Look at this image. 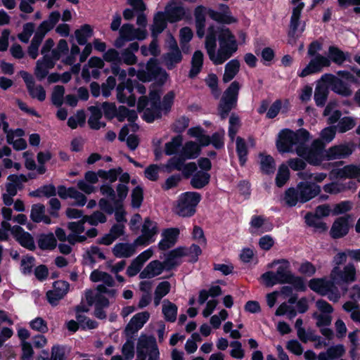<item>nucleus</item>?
Segmentation results:
<instances>
[{
	"label": "nucleus",
	"mask_w": 360,
	"mask_h": 360,
	"mask_svg": "<svg viewBox=\"0 0 360 360\" xmlns=\"http://www.w3.org/2000/svg\"><path fill=\"white\" fill-rule=\"evenodd\" d=\"M205 47L210 60L221 65L238 50V42L231 31L224 26L211 25L205 37Z\"/></svg>",
	"instance_id": "obj_1"
},
{
	"label": "nucleus",
	"mask_w": 360,
	"mask_h": 360,
	"mask_svg": "<svg viewBox=\"0 0 360 360\" xmlns=\"http://www.w3.org/2000/svg\"><path fill=\"white\" fill-rule=\"evenodd\" d=\"M309 138V133L304 129L296 132L285 129L279 133L276 146L280 153L296 152L297 155H302L303 146L306 145Z\"/></svg>",
	"instance_id": "obj_2"
},
{
	"label": "nucleus",
	"mask_w": 360,
	"mask_h": 360,
	"mask_svg": "<svg viewBox=\"0 0 360 360\" xmlns=\"http://www.w3.org/2000/svg\"><path fill=\"white\" fill-rule=\"evenodd\" d=\"M160 94L158 91H151L149 95V103L150 108H147L143 112V117L148 122H153L160 116V110H169L174 98V94L172 91L167 93L163 98L162 103L160 102Z\"/></svg>",
	"instance_id": "obj_3"
},
{
	"label": "nucleus",
	"mask_w": 360,
	"mask_h": 360,
	"mask_svg": "<svg viewBox=\"0 0 360 360\" xmlns=\"http://www.w3.org/2000/svg\"><path fill=\"white\" fill-rule=\"evenodd\" d=\"M201 195L196 192L182 193L176 201L174 212L178 215L191 217L195 212V207L200 201Z\"/></svg>",
	"instance_id": "obj_4"
},
{
	"label": "nucleus",
	"mask_w": 360,
	"mask_h": 360,
	"mask_svg": "<svg viewBox=\"0 0 360 360\" xmlns=\"http://www.w3.org/2000/svg\"><path fill=\"white\" fill-rule=\"evenodd\" d=\"M309 286L313 291L326 295L333 302H338L340 298V292L330 278H313L310 280Z\"/></svg>",
	"instance_id": "obj_5"
},
{
	"label": "nucleus",
	"mask_w": 360,
	"mask_h": 360,
	"mask_svg": "<svg viewBox=\"0 0 360 360\" xmlns=\"http://www.w3.org/2000/svg\"><path fill=\"white\" fill-rule=\"evenodd\" d=\"M277 264H278V266L275 273L281 283H295L298 289L301 290L305 289L302 280L298 277H295L290 271V264L287 260H275L269 264L267 266L269 269H272Z\"/></svg>",
	"instance_id": "obj_6"
},
{
	"label": "nucleus",
	"mask_w": 360,
	"mask_h": 360,
	"mask_svg": "<svg viewBox=\"0 0 360 360\" xmlns=\"http://www.w3.org/2000/svg\"><path fill=\"white\" fill-rule=\"evenodd\" d=\"M240 89V83L234 81L224 92L219 106L221 118L224 119L231 109L236 107Z\"/></svg>",
	"instance_id": "obj_7"
},
{
	"label": "nucleus",
	"mask_w": 360,
	"mask_h": 360,
	"mask_svg": "<svg viewBox=\"0 0 360 360\" xmlns=\"http://www.w3.org/2000/svg\"><path fill=\"white\" fill-rule=\"evenodd\" d=\"M330 278L335 285L349 284L356 280V269L352 263L343 267L334 266L330 273Z\"/></svg>",
	"instance_id": "obj_8"
},
{
	"label": "nucleus",
	"mask_w": 360,
	"mask_h": 360,
	"mask_svg": "<svg viewBox=\"0 0 360 360\" xmlns=\"http://www.w3.org/2000/svg\"><path fill=\"white\" fill-rule=\"evenodd\" d=\"M325 144L320 140L313 141L310 148L303 146L302 155H298L303 158L310 165L317 166L326 160Z\"/></svg>",
	"instance_id": "obj_9"
},
{
	"label": "nucleus",
	"mask_w": 360,
	"mask_h": 360,
	"mask_svg": "<svg viewBox=\"0 0 360 360\" xmlns=\"http://www.w3.org/2000/svg\"><path fill=\"white\" fill-rule=\"evenodd\" d=\"M159 229L155 221L146 218L141 228V235L136 239V243L142 246L148 245L155 240Z\"/></svg>",
	"instance_id": "obj_10"
},
{
	"label": "nucleus",
	"mask_w": 360,
	"mask_h": 360,
	"mask_svg": "<svg viewBox=\"0 0 360 360\" xmlns=\"http://www.w3.org/2000/svg\"><path fill=\"white\" fill-rule=\"evenodd\" d=\"M120 39L116 41L115 46L117 47H121L122 46V41H132L134 39L142 40L144 39L147 36V32L146 29L138 28L136 29L132 25L124 24L122 26L120 30Z\"/></svg>",
	"instance_id": "obj_11"
},
{
	"label": "nucleus",
	"mask_w": 360,
	"mask_h": 360,
	"mask_svg": "<svg viewBox=\"0 0 360 360\" xmlns=\"http://www.w3.org/2000/svg\"><path fill=\"white\" fill-rule=\"evenodd\" d=\"M321 81L329 84L331 90L339 95L347 97L352 94L349 85L332 74L322 75Z\"/></svg>",
	"instance_id": "obj_12"
},
{
	"label": "nucleus",
	"mask_w": 360,
	"mask_h": 360,
	"mask_svg": "<svg viewBox=\"0 0 360 360\" xmlns=\"http://www.w3.org/2000/svg\"><path fill=\"white\" fill-rule=\"evenodd\" d=\"M330 60L324 56L317 54L312 58L309 64L298 73L300 77H305L308 75L320 72L325 67L330 65Z\"/></svg>",
	"instance_id": "obj_13"
},
{
	"label": "nucleus",
	"mask_w": 360,
	"mask_h": 360,
	"mask_svg": "<svg viewBox=\"0 0 360 360\" xmlns=\"http://www.w3.org/2000/svg\"><path fill=\"white\" fill-rule=\"evenodd\" d=\"M84 218L82 217L78 221L69 222L68 224V229L70 230V233L68 235V241L71 245H75L77 243H82L86 240V235H84L85 228Z\"/></svg>",
	"instance_id": "obj_14"
},
{
	"label": "nucleus",
	"mask_w": 360,
	"mask_h": 360,
	"mask_svg": "<svg viewBox=\"0 0 360 360\" xmlns=\"http://www.w3.org/2000/svg\"><path fill=\"white\" fill-rule=\"evenodd\" d=\"M158 75L166 78L167 73L162 70L157 64L156 60L150 59L146 65V70H139L137 72V77L142 82H149L156 78Z\"/></svg>",
	"instance_id": "obj_15"
},
{
	"label": "nucleus",
	"mask_w": 360,
	"mask_h": 360,
	"mask_svg": "<svg viewBox=\"0 0 360 360\" xmlns=\"http://www.w3.org/2000/svg\"><path fill=\"white\" fill-rule=\"evenodd\" d=\"M70 284L65 281H57L53 283V290L46 293L49 302L52 305H56L59 300L63 299L68 292Z\"/></svg>",
	"instance_id": "obj_16"
},
{
	"label": "nucleus",
	"mask_w": 360,
	"mask_h": 360,
	"mask_svg": "<svg viewBox=\"0 0 360 360\" xmlns=\"http://www.w3.org/2000/svg\"><path fill=\"white\" fill-rule=\"evenodd\" d=\"M163 13L169 22H176L182 20L186 13V9L178 0H170L166 5Z\"/></svg>",
	"instance_id": "obj_17"
},
{
	"label": "nucleus",
	"mask_w": 360,
	"mask_h": 360,
	"mask_svg": "<svg viewBox=\"0 0 360 360\" xmlns=\"http://www.w3.org/2000/svg\"><path fill=\"white\" fill-rule=\"evenodd\" d=\"M354 150V145L350 143L335 145L326 150L327 160L343 159L349 156Z\"/></svg>",
	"instance_id": "obj_18"
},
{
	"label": "nucleus",
	"mask_w": 360,
	"mask_h": 360,
	"mask_svg": "<svg viewBox=\"0 0 360 360\" xmlns=\"http://www.w3.org/2000/svg\"><path fill=\"white\" fill-rule=\"evenodd\" d=\"M300 195V202L304 203L318 195L321 189L315 184L301 182L297 186Z\"/></svg>",
	"instance_id": "obj_19"
},
{
	"label": "nucleus",
	"mask_w": 360,
	"mask_h": 360,
	"mask_svg": "<svg viewBox=\"0 0 360 360\" xmlns=\"http://www.w3.org/2000/svg\"><path fill=\"white\" fill-rule=\"evenodd\" d=\"M150 313L148 311H141L136 314L131 319L125 328V333L127 335H131L139 330L150 318Z\"/></svg>",
	"instance_id": "obj_20"
},
{
	"label": "nucleus",
	"mask_w": 360,
	"mask_h": 360,
	"mask_svg": "<svg viewBox=\"0 0 360 360\" xmlns=\"http://www.w3.org/2000/svg\"><path fill=\"white\" fill-rule=\"evenodd\" d=\"M133 86L131 81L128 79L125 83H120L117 87V96L120 103H127L129 106H134L136 103L135 97L131 94Z\"/></svg>",
	"instance_id": "obj_21"
},
{
	"label": "nucleus",
	"mask_w": 360,
	"mask_h": 360,
	"mask_svg": "<svg viewBox=\"0 0 360 360\" xmlns=\"http://www.w3.org/2000/svg\"><path fill=\"white\" fill-rule=\"evenodd\" d=\"M292 15L290 22V35H294L298 30L300 25V18L301 12L304 7V3L302 0H291Z\"/></svg>",
	"instance_id": "obj_22"
},
{
	"label": "nucleus",
	"mask_w": 360,
	"mask_h": 360,
	"mask_svg": "<svg viewBox=\"0 0 360 360\" xmlns=\"http://www.w3.org/2000/svg\"><path fill=\"white\" fill-rule=\"evenodd\" d=\"M332 314H322L314 312L312 317L316 320V325L317 327L321 328V334L330 340L333 337V332L331 329L327 328L330 326L332 321Z\"/></svg>",
	"instance_id": "obj_23"
},
{
	"label": "nucleus",
	"mask_w": 360,
	"mask_h": 360,
	"mask_svg": "<svg viewBox=\"0 0 360 360\" xmlns=\"http://www.w3.org/2000/svg\"><path fill=\"white\" fill-rule=\"evenodd\" d=\"M153 255V250L152 248H148L139 255L127 268V274L128 276H134L136 275L141 271L143 264Z\"/></svg>",
	"instance_id": "obj_24"
},
{
	"label": "nucleus",
	"mask_w": 360,
	"mask_h": 360,
	"mask_svg": "<svg viewBox=\"0 0 360 360\" xmlns=\"http://www.w3.org/2000/svg\"><path fill=\"white\" fill-rule=\"evenodd\" d=\"M352 219L350 215L338 218L330 229V235L334 238L345 236L349 231V221Z\"/></svg>",
	"instance_id": "obj_25"
},
{
	"label": "nucleus",
	"mask_w": 360,
	"mask_h": 360,
	"mask_svg": "<svg viewBox=\"0 0 360 360\" xmlns=\"http://www.w3.org/2000/svg\"><path fill=\"white\" fill-rule=\"evenodd\" d=\"M12 235L22 246L29 250H33L34 248L35 245L33 238L20 226H13L12 228Z\"/></svg>",
	"instance_id": "obj_26"
},
{
	"label": "nucleus",
	"mask_w": 360,
	"mask_h": 360,
	"mask_svg": "<svg viewBox=\"0 0 360 360\" xmlns=\"http://www.w3.org/2000/svg\"><path fill=\"white\" fill-rule=\"evenodd\" d=\"M165 269H166V265L164 262L153 260L141 271L139 277L141 279L151 278L161 274Z\"/></svg>",
	"instance_id": "obj_27"
},
{
	"label": "nucleus",
	"mask_w": 360,
	"mask_h": 360,
	"mask_svg": "<svg viewBox=\"0 0 360 360\" xmlns=\"http://www.w3.org/2000/svg\"><path fill=\"white\" fill-rule=\"evenodd\" d=\"M139 245L136 243V240L133 243H117L113 247L112 252L119 258L130 257L136 252V249Z\"/></svg>",
	"instance_id": "obj_28"
},
{
	"label": "nucleus",
	"mask_w": 360,
	"mask_h": 360,
	"mask_svg": "<svg viewBox=\"0 0 360 360\" xmlns=\"http://www.w3.org/2000/svg\"><path fill=\"white\" fill-rule=\"evenodd\" d=\"M155 339L152 337L141 336L137 344V356L141 360L146 359V352L156 346Z\"/></svg>",
	"instance_id": "obj_29"
},
{
	"label": "nucleus",
	"mask_w": 360,
	"mask_h": 360,
	"mask_svg": "<svg viewBox=\"0 0 360 360\" xmlns=\"http://www.w3.org/2000/svg\"><path fill=\"white\" fill-rule=\"evenodd\" d=\"M46 207L44 205L37 203L32 206L30 218L36 223L44 222L46 224L51 223V218L46 215Z\"/></svg>",
	"instance_id": "obj_30"
},
{
	"label": "nucleus",
	"mask_w": 360,
	"mask_h": 360,
	"mask_svg": "<svg viewBox=\"0 0 360 360\" xmlns=\"http://www.w3.org/2000/svg\"><path fill=\"white\" fill-rule=\"evenodd\" d=\"M187 249L184 248H178L170 251L164 260L167 269H171L179 264V259L186 255Z\"/></svg>",
	"instance_id": "obj_31"
},
{
	"label": "nucleus",
	"mask_w": 360,
	"mask_h": 360,
	"mask_svg": "<svg viewBox=\"0 0 360 360\" xmlns=\"http://www.w3.org/2000/svg\"><path fill=\"white\" fill-rule=\"evenodd\" d=\"M167 18L165 14L162 12H158L153 17V22L151 25V32L153 37H157L167 27Z\"/></svg>",
	"instance_id": "obj_32"
},
{
	"label": "nucleus",
	"mask_w": 360,
	"mask_h": 360,
	"mask_svg": "<svg viewBox=\"0 0 360 360\" xmlns=\"http://www.w3.org/2000/svg\"><path fill=\"white\" fill-rule=\"evenodd\" d=\"M205 7L199 6L195 9V18L197 35L202 38L205 35Z\"/></svg>",
	"instance_id": "obj_33"
},
{
	"label": "nucleus",
	"mask_w": 360,
	"mask_h": 360,
	"mask_svg": "<svg viewBox=\"0 0 360 360\" xmlns=\"http://www.w3.org/2000/svg\"><path fill=\"white\" fill-rule=\"evenodd\" d=\"M345 352L342 345H337L329 347L326 352H321L318 356L319 360H333L341 357Z\"/></svg>",
	"instance_id": "obj_34"
},
{
	"label": "nucleus",
	"mask_w": 360,
	"mask_h": 360,
	"mask_svg": "<svg viewBox=\"0 0 360 360\" xmlns=\"http://www.w3.org/2000/svg\"><path fill=\"white\" fill-rule=\"evenodd\" d=\"M327 83L321 82V79L317 82L314 92V100L318 106H323L327 99L328 89Z\"/></svg>",
	"instance_id": "obj_35"
},
{
	"label": "nucleus",
	"mask_w": 360,
	"mask_h": 360,
	"mask_svg": "<svg viewBox=\"0 0 360 360\" xmlns=\"http://www.w3.org/2000/svg\"><path fill=\"white\" fill-rule=\"evenodd\" d=\"M240 69V63L236 59H233L227 63L225 65L224 73L222 80L224 83H227L232 80L238 74Z\"/></svg>",
	"instance_id": "obj_36"
},
{
	"label": "nucleus",
	"mask_w": 360,
	"mask_h": 360,
	"mask_svg": "<svg viewBox=\"0 0 360 360\" xmlns=\"http://www.w3.org/2000/svg\"><path fill=\"white\" fill-rule=\"evenodd\" d=\"M259 165L262 172L264 174H273L276 169L274 159L269 155L262 153L259 155Z\"/></svg>",
	"instance_id": "obj_37"
},
{
	"label": "nucleus",
	"mask_w": 360,
	"mask_h": 360,
	"mask_svg": "<svg viewBox=\"0 0 360 360\" xmlns=\"http://www.w3.org/2000/svg\"><path fill=\"white\" fill-rule=\"evenodd\" d=\"M210 175L206 172H195L191 180V184L194 188L200 189L210 182Z\"/></svg>",
	"instance_id": "obj_38"
},
{
	"label": "nucleus",
	"mask_w": 360,
	"mask_h": 360,
	"mask_svg": "<svg viewBox=\"0 0 360 360\" xmlns=\"http://www.w3.org/2000/svg\"><path fill=\"white\" fill-rule=\"evenodd\" d=\"M203 53L200 51L194 52L191 60V68L189 72L190 77H195L201 70L203 64Z\"/></svg>",
	"instance_id": "obj_39"
},
{
	"label": "nucleus",
	"mask_w": 360,
	"mask_h": 360,
	"mask_svg": "<svg viewBox=\"0 0 360 360\" xmlns=\"http://www.w3.org/2000/svg\"><path fill=\"white\" fill-rule=\"evenodd\" d=\"M349 57L348 53L343 52L336 46H331L328 49V58L337 65H342Z\"/></svg>",
	"instance_id": "obj_40"
},
{
	"label": "nucleus",
	"mask_w": 360,
	"mask_h": 360,
	"mask_svg": "<svg viewBox=\"0 0 360 360\" xmlns=\"http://www.w3.org/2000/svg\"><path fill=\"white\" fill-rule=\"evenodd\" d=\"M45 37V34H43L41 31L36 30L34 33V36L31 41V44L28 48V54L30 56L35 59L38 56L39 53V47Z\"/></svg>",
	"instance_id": "obj_41"
},
{
	"label": "nucleus",
	"mask_w": 360,
	"mask_h": 360,
	"mask_svg": "<svg viewBox=\"0 0 360 360\" xmlns=\"http://www.w3.org/2000/svg\"><path fill=\"white\" fill-rule=\"evenodd\" d=\"M53 60H38L35 68V75L39 79H43L48 74V70L52 68L54 65Z\"/></svg>",
	"instance_id": "obj_42"
},
{
	"label": "nucleus",
	"mask_w": 360,
	"mask_h": 360,
	"mask_svg": "<svg viewBox=\"0 0 360 360\" xmlns=\"http://www.w3.org/2000/svg\"><path fill=\"white\" fill-rule=\"evenodd\" d=\"M89 110L91 112V116L88 120L90 127L94 129H99L105 127V124L100 122L102 117L101 110L96 106H91Z\"/></svg>",
	"instance_id": "obj_43"
},
{
	"label": "nucleus",
	"mask_w": 360,
	"mask_h": 360,
	"mask_svg": "<svg viewBox=\"0 0 360 360\" xmlns=\"http://www.w3.org/2000/svg\"><path fill=\"white\" fill-rule=\"evenodd\" d=\"M90 280L92 282H103L108 286H112L114 285V280L112 277L106 272L96 269L90 274Z\"/></svg>",
	"instance_id": "obj_44"
},
{
	"label": "nucleus",
	"mask_w": 360,
	"mask_h": 360,
	"mask_svg": "<svg viewBox=\"0 0 360 360\" xmlns=\"http://www.w3.org/2000/svg\"><path fill=\"white\" fill-rule=\"evenodd\" d=\"M338 175L340 177L356 179L360 182V165L345 166L339 170Z\"/></svg>",
	"instance_id": "obj_45"
},
{
	"label": "nucleus",
	"mask_w": 360,
	"mask_h": 360,
	"mask_svg": "<svg viewBox=\"0 0 360 360\" xmlns=\"http://www.w3.org/2000/svg\"><path fill=\"white\" fill-rule=\"evenodd\" d=\"M162 313L166 321L174 322L176 319L177 307L170 301L165 300L162 303Z\"/></svg>",
	"instance_id": "obj_46"
},
{
	"label": "nucleus",
	"mask_w": 360,
	"mask_h": 360,
	"mask_svg": "<svg viewBox=\"0 0 360 360\" xmlns=\"http://www.w3.org/2000/svg\"><path fill=\"white\" fill-rule=\"evenodd\" d=\"M200 146L193 141H188L183 147L182 155L187 159H194L200 155Z\"/></svg>",
	"instance_id": "obj_47"
},
{
	"label": "nucleus",
	"mask_w": 360,
	"mask_h": 360,
	"mask_svg": "<svg viewBox=\"0 0 360 360\" xmlns=\"http://www.w3.org/2000/svg\"><path fill=\"white\" fill-rule=\"evenodd\" d=\"M60 18V14L59 12H52L49 15V20L43 21L37 30L41 31L46 35V34L58 22Z\"/></svg>",
	"instance_id": "obj_48"
},
{
	"label": "nucleus",
	"mask_w": 360,
	"mask_h": 360,
	"mask_svg": "<svg viewBox=\"0 0 360 360\" xmlns=\"http://www.w3.org/2000/svg\"><path fill=\"white\" fill-rule=\"evenodd\" d=\"M75 35L77 42L84 45L86 43L88 39L93 35V30L89 25H84L80 29L75 32Z\"/></svg>",
	"instance_id": "obj_49"
},
{
	"label": "nucleus",
	"mask_w": 360,
	"mask_h": 360,
	"mask_svg": "<svg viewBox=\"0 0 360 360\" xmlns=\"http://www.w3.org/2000/svg\"><path fill=\"white\" fill-rule=\"evenodd\" d=\"M188 134L195 138L201 146H207L210 143V137L206 135L204 130L200 127L191 128L188 131Z\"/></svg>",
	"instance_id": "obj_50"
},
{
	"label": "nucleus",
	"mask_w": 360,
	"mask_h": 360,
	"mask_svg": "<svg viewBox=\"0 0 360 360\" xmlns=\"http://www.w3.org/2000/svg\"><path fill=\"white\" fill-rule=\"evenodd\" d=\"M182 56L179 49L169 50V51L164 56L166 66L172 69L176 63L181 62Z\"/></svg>",
	"instance_id": "obj_51"
},
{
	"label": "nucleus",
	"mask_w": 360,
	"mask_h": 360,
	"mask_svg": "<svg viewBox=\"0 0 360 360\" xmlns=\"http://www.w3.org/2000/svg\"><path fill=\"white\" fill-rule=\"evenodd\" d=\"M84 258L86 264H93L97 259H104L103 253L97 247H91L84 255Z\"/></svg>",
	"instance_id": "obj_52"
},
{
	"label": "nucleus",
	"mask_w": 360,
	"mask_h": 360,
	"mask_svg": "<svg viewBox=\"0 0 360 360\" xmlns=\"http://www.w3.org/2000/svg\"><path fill=\"white\" fill-rule=\"evenodd\" d=\"M345 311L350 313L351 319L356 322L360 323V307L352 301H348L343 304Z\"/></svg>",
	"instance_id": "obj_53"
},
{
	"label": "nucleus",
	"mask_w": 360,
	"mask_h": 360,
	"mask_svg": "<svg viewBox=\"0 0 360 360\" xmlns=\"http://www.w3.org/2000/svg\"><path fill=\"white\" fill-rule=\"evenodd\" d=\"M57 241L53 233L42 235L39 240V246L43 250H52L56 247Z\"/></svg>",
	"instance_id": "obj_54"
},
{
	"label": "nucleus",
	"mask_w": 360,
	"mask_h": 360,
	"mask_svg": "<svg viewBox=\"0 0 360 360\" xmlns=\"http://www.w3.org/2000/svg\"><path fill=\"white\" fill-rule=\"evenodd\" d=\"M290 171L288 167L284 164L279 166L276 177L277 186L282 187L289 179Z\"/></svg>",
	"instance_id": "obj_55"
},
{
	"label": "nucleus",
	"mask_w": 360,
	"mask_h": 360,
	"mask_svg": "<svg viewBox=\"0 0 360 360\" xmlns=\"http://www.w3.org/2000/svg\"><path fill=\"white\" fill-rule=\"evenodd\" d=\"M305 220L307 224L310 226H314L321 231H326L327 229L326 224L321 221V218L316 214H307Z\"/></svg>",
	"instance_id": "obj_56"
},
{
	"label": "nucleus",
	"mask_w": 360,
	"mask_h": 360,
	"mask_svg": "<svg viewBox=\"0 0 360 360\" xmlns=\"http://www.w3.org/2000/svg\"><path fill=\"white\" fill-rule=\"evenodd\" d=\"M68 51V45L65 39H60L56 49H53L51 52V60L55 63L59 60L63 54H65Z\"/></svg>",
	"instance_id": "obj_57"
},
{
	"label": "nucleus",
	"mask_w": 360,
	"mask_h": 360,
	"mask_svg": "<svg viewBox=\"0 0 360 360\" xmlns=\"http://www.w3.org/2000/svg\"><path fill=\"white\" fill-rule=\"evenodd\" d=\"M116 192L117 198L115 200L114 205L116 208H120L122 207V203L127 196L129 188L124 184H119L117 186Z\"/></svg>",
	"instance_id": "obj_58"
},
{
	"label": "nucleus",
	"mask_w": 360,
	"mask_h": 360,
	"mask_svg": "<svg viewBox=\"0 0 360 360\" xmlns=\"http://www.w3.org/2000/svg\"><path fill=\"white\" fill-rule=\"evenodd\" d=\"M284 201L285 203L290 207L296 205V204L300 202V195L297 188H290L288 189L285 193Z\"/></svg>",
	"instance_id": "obj_59"
},
{
	"label": "nucleus",
	"mask_w": 360,
	"mask_h": 360,
	"mask_svg": "<svg viewBox=\"0 0 360 360\" xmlns=\"http://www.w3.org/2000/svg\"><path fill=\"white\" fill-rule=\"evenodd\" d=\"M122 172V169L121 167H117L115 169H112L108 171L100 169L98 170V176L99 177L108 180L110 182H115L117 177Z\"/></svg>",
	"instance_id": "obj_60"
},
{
	"label": "nucleus",
	"mask_w": 360,
	"mask_h": 360,
	"mask_svg": "<svg viewBox=\"0 0 360 360\" xmlns=\"http://www.w3.org/2000/svg\"><path fill=\"white\" fill-rule=\"evenodd\" d=\"M355 125L356 120L354 118L352 117H345L339 121L336 129L338 132L345 133L354 128Z\"/></svg>",
	"instance_id": "obj_61"
},
{
	"label": "nucleus",
	"mask_w": 360,
	"mask_h": 360,
	"mask_svg": "<svg viewBox=\"0 0 360 360\" xmlns=\"http://www.w3.org/2000/svg\"><path fill=\"white\" fill-rule=\"evenodd\" d=\"M83 217L84 221L91 226H97L100 223H105L107 220L105 215L100 211L94 212L92 214L85 215Z\"/></svg>",
	"instance_id": "obj_62"
},
{
	"label": "nucleus",
	"mask_w": 360,
	"mask_h": 360,
	"mask_svg": "<svg viewBox=\"0 0 360 360\" xmlns=\"http://www.w3.org/2000/svg\"><path fill=\"white\" fill-rule=\"evenodd\" d=\"M336 127H328L322 129L320 132V139L325 145L330 143L335 138L336 134Z\"/></svg>",
	"instance_id": "obj_63"
},
{
	"label": "nucleus",
	"mask_w": 360,
	"mask_h": 360,
	"mask_svg": "<svg viewBox=\"0 0 360 360\" xmlns=\"http://www.w3.org/2000/svg\"><path fill=\"white\" fill-rule=\"evenodd\" d=\"M323 189L326 193L330 194H338L346 191V184H344L342 182H332L324 185Z\"/></svg>",
	"instance_id": "obj_64"
}]
</instances>
